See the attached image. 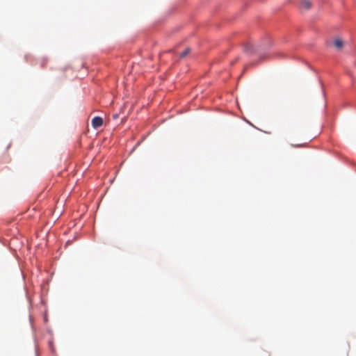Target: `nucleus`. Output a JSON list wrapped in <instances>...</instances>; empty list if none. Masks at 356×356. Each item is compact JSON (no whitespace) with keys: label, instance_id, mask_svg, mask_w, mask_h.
<instances>
[{"label":"nucleus","instance_id":"nucleus-2","mask_svg":"<svg viewBox=\"0 0 356 356\" xmlns=\"http://www.w3.org/2000/svg\"><path fill=\"white\" fill-rule=\"evenodd\" d=\"M334 45L338 49H341L343 47V42L341 39L337 38L334 40Z\"/></svg>","mask_w":356,"mask_h":356},{"label":"nucleus","instance_id":"nucleus-4","mask_svg":"<svg viewBox=\"0 0 356 356\" xmlns=\"http://www.w3.org/2000/svg\"><path fill=\"white\" fill-rule=\"evenodd\" d=\"M254 47L251 44H245L244 47V51L248 54H252L254 51Z\"/></svg>","mask_w":356,"mask_h":356},{"label":"nucleus","instance_id":"nucleus-5","mask_svg":"<svg viewBox=\"0 0 356 356\" xmlns=\"http://www.w3.org/2000/svg\"><path fill=\"white\" fill-rule=\"evenodd\" d=\"M191 52V49L187 47L182 53L179 54V58H183Z\"/></svg>","mask_w":356,"mask_h":356},{"label":"nucleus","instance_id":"nucleus-1","mask_svg":"<svg viewBox=\"0 0 356 356\" xmlns=\"http://www.w3.org/2000/svg\"><path fill=\"white\" fill-rule=\"evenodd\" d=\"M103 124V119L101 117H95L92 120V125L93 128L97 129Z\"/></svg>","mask_w":356,"mask_h":356},{"label":"nucleus","instance_id":"nucleus-3","mask_svg":"<svg viewBox=\"0 0 356 356\" xmlns=\"http://www.w3.org/2000/svg\"><path fill=\"white\" fill-rule=\"evenodd\" d=\"M301 7L305 9H309L311 8V2L309 0H301Z\"/></svg>","mask_w":356,"mask_h":356}]
</instances>
